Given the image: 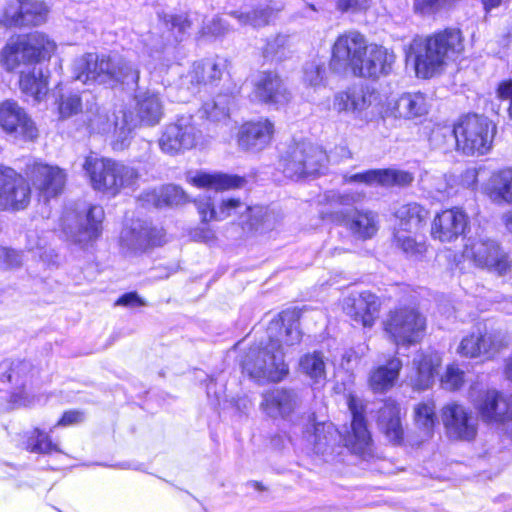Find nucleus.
<instances>
[{
	"label": "nucleus",
	"mask_w": 512,
	"mask_h": 512,
	"mask_svg": "<svg viewBox=\"0 0 512 512\" xmlns=\"http://www.w3.org/2000/svg\"><path fill=\"white\" fill-rule=\"evenodd\" d=\"M266 332L267 344L263 348H250L242 361V368L258 382H277L288 373L283 345H297L302 338L297 315L283 311L269 322Z\"/></svg>",
	"instance_id": "f257e3e1"
},
{
	"label": "nucleus",
	"mask_w": 512,
	"mask_h": 512,
	"mask_svg": "<svg viewBox=\"0 0 512 512\" xmlns=\"http://www.w3.org/2000/svg\"><path fill=\"white\" fill-rule=\"evenodd\" d=\"M364 196L359 191H327L320 199L323 206L319 211L320 216L323 220L343 226L357 239H370L379 229L378 214L368 209H344L362 201Z\"/></svg>",
	"instance_id": "f03ea898"
},
{
	"label": "nucleus",
	"mask_w": 512,
	"mask_h": 512,
	"mask_svg": "<svg viewBox=\"0 0 512 512\" xmlns=\"http://www.w3.org/2000/svg\"><path fill=\"white\" fill-rule=\"evenodd\" d=\"M75 79L83 84H101L110 88L119 85L137 87L140 78L138 67L121 56L85 54L74 61Z\"/></svg>",
	"instance_id": "7ed1b4c3"
},
{
	"label": "nucleus",
	"mask_w": 512,
	"mask_h": 512,
	"mask_svg": "<svg viewBox=\"0 0 512 512\" xmlns=\"http://www.w3.org/2000/svg\"><path fill=\"white\" fill-rule=\"evenodd\" d=\"M464 50L460 30L446 29L425 40H415L408 53L418 77L427 79L439 73L448 61L458 58Z\"/></svg>",
	"instance_id": "20e7f679"
},
{
	"label": "nucleus",
	"mask_w": 512,
	"mask_h": 512,
	"mask_svg": "<svg viewBox=\"0 0 512 512\" xmlns=\"http://www.w3.org/2000/svg\"><path fill=\"white\" fill-rule=\"evenodd\" d=\"M83 168L93 189L110 196H116L123 189H132L140 177L138 171L131 166L93 155L86 157Z\"/></svg>",
	"instance_id": "39448f33"
},
{
	"label": "nucleus",
	"mask_w": 512,
	"mask_h": 512,
	"mask_svg": "<svg viewBox=\"0 0 512 512\" xmlns=\"http://www.w3.org/2000/svg\"><path fill=\"white\" fill-rule=\"evenodd\" d=\"M198 213L203 222L222 221L234 214L247 213V218L241 220L242 224H247L256 231H265L271 229L274 224V216L267 208L262 206L249 207L239 199H223L218 206L210 197H204L195 201Z\"/></svg>",
	"instance_id": "423d86ee"
},
{
	"label": "nucleus",
	"mask_w": 512,
	"mask_h": 512,
	"mask_svg": "<svg viewBox=\"0 0 512 512\" xmlns=\"http://www.w3.org/2000/svg\"><path fill=\"white\" fill-rule=\"evenodd\" d=\"M56 49L54 41L40 32L10 38L0 53L3 67L14 71L21 65H30L50 58Z\"/></svg>",
	"instance_id": "0eeeda50"
},
{
	"label": "nucleus",
	"mask_w": 512,
	"mask_h": 512,
	"mask_svg": "<svg viewBox=\"0 0 512 512\" xmlns=\"http://www.w3.org/2000/svg\"><path fill=\"white\" fill-rule=\"evenodd\" d=\"M494 133L495 126L487 117L473 114L461 118L453 129H443L441 134L449 136L458 150L473 155L489 151Z\"/></svg>",
	"instance_id": "6e6552de"
},
{
	"label": "nucleus",
	"mask_w": 512,
	"mask_h": 512,
	"mask_svg": "<svg viewBox=\"0 0 512 512\" xmlns=\"http://www.w3.org/2000/svg\"><path fill=\"white\" fill-rule=\"evenodd\" d=\"M383 330L396 346L409 347L422 340L426 331V318L411 306L397 307L385 316Z\"/></svg>",
	"instance_id": "1a4fd4ad"
},
{
	"label": "nucleus",
	"mask_w": 512,
	"mask_h": 512,
	"mask_svg": "<svg viewBox=\"0 0 512 512\" xmlns=\"http://www.w3.org/2000/svg\"><path fill=\"white\" fill-rule=\"evenodd\" d=\"M463 257L472 261L476 267L500 276L506 275L512 268L509 254L496 240L482 234L467 239Z\"/></svg>",
	"instance_id": "9d476101"
},
{
	"label": "nucleus",
	"mask_w": 512,
	"mask_h": 512,
	"mask_svg": "<svg viewBox=\"0 0 512 512\" xmlns=\"http://www.w3.org/2000/svg\"><path fill=\"white\" fill-rule=\"evenodd\" d=\"M327 160L326 153L308 142L290 145L280 160L286 177L299 179L318 173Z\"/></svg>",
	"instance_id": "9b49d317"
},
{
	"label": "nucleus",
	"mask_w": 512,
	"mask_h": 512,
	"mask_svg": "<svg viewBox=\"0 0 512 512\" xmlns=\"http://www.w3.org/2000/svg\"><path fill=\"white\" fill-rule=\"evenodd\" d=\"M103 218L101 206L90 207L85 216L68 209L60 218V226L68 241L84 247L99 237Z\"/></svg>",
	"instance_id": "f8f14e48"
},
{
	"label": "nucleus",
	"mask_w": 512,
	"mask_h": 512,
	"mask_svg": "<svg viewBox=\"0 0 512 512\" xmlns=\"http://www.w3.org/2000/svg\"><path fill=\"white\" fill-rule=\"evenodd\" d=\"M201 137L202 131L198 128L195 118L184 115L165 126L159 138V147L164 153L175 155L195 147Z\"/></svg>",
	"instance_id": "ddd939ff"
},
{
	"label": "nucleus",
	"mask_w": 512,
	"mask_h": 512,
	"mask_svg": "<svg viewBox=\"0 0 512 512\" xmlns=\"http://www.w3.org/2000/svg\"><path fill=\"white\" fill-rule=\"evenodd\" d=\"M25 175L39 198L44 202L60 195L66 183V173L63 169L44 162L28 163Z\"/></svg>",
	"instance_id": "4468645a"
},
{
	"label": "nucleus",
	"mask_w": 512,
	"mask_h": 512,
	"mask_svg": "<svg viewBox=\"0 0 512 512\" xmlns=\"http://www.w3.org/2000/svg\"><path fill=\"white\" fill-rule=\"evenodd\" d=\"M50 7L45 0H15L0 11V25L38 26L48 19Z\"/></svg>",
	"instance_id": "2eb2a0df"
},
{
	"label": "nucleus",
	"mask_w": 512,
	"mask_h": 512,
	"mask_svg": "<svg viewBox=\"0 0 512 512\" xmlns=\"http://www.w3.org/2000/svg\"><path fill=\"white\" fill-rule=\"evenodd\" d=\"M440 416L448 438L460 441L475 439L478 419L470 408L458 402H449L441 408Z\"/></svg>",
	"instance_id": "dca6fc26"
},
{
	"label": "nucleus",
	"mask_w": 512,
	"mask_h": 512,
	"mask_svg": "<svg viewBox=\"0 0 512 512\" xmlns=\"http://www.w3.org/2000/svg\"><path fill=\"white\" fill-rule=\"evenodd\" d=\"M366 45L365 37L357 31L339 35L332 46L330 69L339 74L352 71L361 54L365 53Z\"/></svg>",
	"instance_id": "f3484780"
},
{
	"label": "nucleus",
	"mask_w": 512,
	"mask_h": 512,
	"mask_svg": "<svg viewBox=\"0 0 512 512\" xmlns=\"http://www.w3.org/2000/svg\"><path fill=\"white\" fill-rule=\"evenodd\" d=\"M31 188L14 169L0 165V209H24L30 202Z\"/></svg>",
	"instance_id": "a211bd4d"
},
{
	"label": "nucleus",
	"mask_w": 512,
	"mask_h": 512,
	"mask_svg": "<svg viewBox=\"0 0 512 512\" xmlns=\"http://www.w3.org/2000/svg\"><path fill=\"white\" fill-rule=\"evenodd\" d=\"M0 126L16 140L33 141L38 136L35 122L14 101L7 100L0 105Z\"/></svg>",
	"instance_id": "6ab92c4d"
},
{
	"label": "nucleus",
	"mask_w": 512,
	"mask_h": 512,
	"mask_svg": "<svg viewBox=\"0 0 512 512\" xmlns=\"http://www.w3.org/2000/svg\"><path fill=\"white\" fill-rule=\"evenodd\" d=\"M274 134V123L260 117L241 125L237 135L238 146L244 151L257 153L271 144Z\"/></svg>",
	"instance_id": "aec40b11"
},
{
	"label": "nucleus",
	"mask_w": 512,
	"mask_h": 512,
	"mask_svg": "<svg viewBox=\"0 0 512 512\" xmlns=\"http://www.w3.org/2000/svg\"><path fill=\"white\" fill-rule=\"evenodd\" d=\"M162 230L137 221L132 227H125L120 235V245L126 254H139L149 247L161 245L164 241Z\"/></svg>",
	"instance_id": "412c9836"
},
{
	"label": "nucleus",
	"mask_w": 512,
	"mask_h": 512,
	"mask_svg": "<svg viewBox=\"0 0 512 512\" xmlns=\"http://www.w3.org/2000/svg\"><path fill=\"white\" fill-rule=\"evenodd\" d=\"M469 225L466 212L458 207L436 214L431 225V236L440 242H452L462 236Z\"/></svg>",
	"instance_id": "4be33fe9"
},
{
	"label": "nucleus",
	"mask_w": 512,
	"mask_h": 512,
	"mask_svg": "<svg viewBox=\"0 0 512 512\" xmlns=\"http://www.w3.org/2000/svg\"><path fill=\"white\" fill-rule=\"evenodd\" d=\"M254 99L268 105H284L291 95L277 72H259L254 80Z\"/></svg>",
	"instance_id": "5701e85b"
},
{
	"label": "nucleus",
	"mask_w": 512,
	"mask_h": 512,
	"mask_svg": "<svg viewBox=\"0 0 512 512\" xmlns=\"http://www.w3.org/2000/svg\"><path fill=\"white\" fill-rule=\"evenodd\" d=\"M381 302L371 292L352 294L344 300L345 313L357 324L371 328L379 316Z\"/></svg>",
	"instance_id": "b1692460"
},
{
	"label": "nucleus",
	"mask_w": 512,
	"mask_h": 512,
	"mask_svg": "<svg viewBox=\"0 0 512 512\" xmlns=\"http://www.w3.org/2000/svg\"><path fill=\"white\" fill-rule=\"evenodd\" d=\"M393 62L394 56L387 49L377 44H367L352 73L364 78H378L389 73Z\"/></svg>",
	"instance_id": "393cba45"
},
{
	"label": "nucleus",
	"mask_w": 512,
	"mask_h": 512,
	"mask_svg": "<svg viewBox=\"0 0 512 512\" xmlns=\"http://www.w3.org/2000/svg\"><path fill=\"white\" fill-rule=\"evenodd\" d=\"M378 94L369 87L354 85L334 96L333 107L339 113L359 115L378 104Z\"/></svg>",
	"instance_id": "a878e982"
},
{
	"label": "nucleus",
	"mask_w": 512,
	"mask_h": 512,
	"mask_svg": "<svg viewBox=\"0 0 512 512\" xmlns=\"http://www.w3.org/2000/svg\"><path fill=\"white\" fill-rule=\"evenodd\" d=\"M474 407L482 421L488 424H505L512 415V403L496 390H488L481 394Z\"/></svg>",
	"instance_id": "bb28decb"
},
{
	"label": "nucleus",
	"mask_w": 512,
	"mask_h": 512,
	"mask_svg": "<svg viewBox=\"0 0 512 512\" xmlns=\"http://www.w3.org/2000/svg\"><path fill=\"white\" fill-rule=\"evenodd\" d=\"M227 66V59L219 56L196 61L182 78V84L194 92L201 85L220 80Z\"/></svg>",
	"instance_id": "cd10ccee"
},
{
	"label": "nucleus",
	"mask_w": 512,
	"mask_h": 512,
	"mask_svg": "<svg viewBox=\"0 0 512 512\" xmlns=\"http://www.w3.org/2000/svg\"><path fill=\"white\" fill-rule=\"evenodd\" d=\"M414 180L412 173L400 169H372L365 172L344 176L346 183H365L367 185L407 186Z\"/></svg>",
	"instance_id": "c85d7f7f"
},
{
	"label": "nucleus",
	"mask_w": 512,
	"mask_h": 512,
	"mask_svg": "<svg viewBox=\"0 0 512 512\" xmlns=\"http://www.w3.org/2000/svg\"><path fill=\"white\" fill-rule=\"evenodd\" d=\"M441 362L440 354L435 351L417 352L412 361L414 374L410 377L413 387L417 390L428 389L434 382Z\"/></svg>",
	"instance_id": "c756f323"
},
{
	"label": "nucleus",
	"mask_w": 512,
	"mask_h": 512,
	"mask_svg": "<svg viewBox=\"0 0 512 512\" xmlns=\"http://www.w3.org/2000/svg\"><path fill=\"white\" fill-rule=\"evenodd\" d=\"M299 397L287 389H274L263 395L261 409L272 418H287L299 406Z\"/></svg>",
	"instance_id": "7c9ffc66"
},
{
	"label": "nucleus",
	"mask_w": 512,
	"mask_h": 512,
	"mask_svg": "<svg viewBox=\"0 0 512 512\" xmlns=\"http://www.w3.org/2000/svg\"><path fill=\"white\" fill-rule=\"evenodd\" d=\"M402 361L396 355L390 356L371 369L368 377L369 387L375 393H385L392 389L400 375Z\"/></svg>",
	"instance_id": "2f4dec72"
},
{
	"label": "nucleus",
	"mask_w": 512,
	"mask_h": 512,
	"mask_svg": "<svg viewBox=\"0 0 512 512\" xmlns=\"http://www.w3.org/2000/svg\"><path fill=\"white\" fill-rule=\"evenodd\" d=\"M348 406L352 414V434L345 438V445L350 446L355 453H364L371 443V435L366 426L363 407L355 397L349 398Z\"/></svg>",
	"instance_id": "473e14b6"
},
{
	"label": "nucleus",
	"mask_w": 512,
	"mask_h": 512,
	"mask_svg": "<svg viewBox=\"0 0 512 512\" xmlns=\"http://www.w3.org/2000/svg\"><path fill=\"white\" fill-rule=\"evenodd\" d=\"M135 112L138 123L153 126L163 117V104L157 93L151 91L139 92L135 95Z\"/></svg>",
	"instance_id": "72a5a7b5"
},
{
	"label": "nucleus",
	"mask_w": 512,
	"mask_h": 512,
	"mask_svg": "<svg viewBox=\"0 0 512 512\" xmlns=\"http://www.w3.org/2000/svg\"><path fill=\"white\" fill-rule=\"evenodd\" d=\"M304 437L319 454L326 453L329 447H333L341 440L340 433L330 422L310 423L304 431Z\"/></svg>",
	"instance_id": "f704fd0d"
},
{
	"label": "nucleus",
	"mask_w": 512,
	"mask_h": 512,
	"mask_svg": "<svg viewBox=\"0 0 512 512\" xmlns=\"http://www.w3.org/2000/svg\"><path fill=\"white\" fill-rule=\"evenodd\" d=\"M400 406L394 400H387L379 410L378 426L387 439L399 444L403 439V427L400 418Z\"/></svg>",
	"instance_id": "c9c22d12"
},
{
	"label": "nucleus",
	"mask_w": 512,
	"mask_h": 512,
	"mask_svg": "<svg viewBox=\"0 0 512 512\" xmlns=\"http://www.w3.org/2000/svg\"><path fill=\"white\" fill-rule=\"evenodd\" d=\"M484 193L495 204H512V167L495 171L484 187Z\"/></svg>",
	"instance_id": "e433bc0d"
},
{
	"label": "nucleus",
	"mask_w": 512,
	"mask_h": 512,
	"mask_svg": "<svg viewBox=\"0 0 512 512\" xmlns=\"http://www.w3.org/2000/svg\"><path fill=\"white\" fill-rule=\"evenodd\" d=\"M187 181L195 187L215 191L238 188L245 182V180L239 176L207 172H196L195 174L189 173L187 175Z\"/></svg>",
	"instance_id": "4c0bfd02"
},
{
	"label": "nucleus",
	"mask_w": 512,
	"mask_h": 512,
	"mask_svg": "<svg viewBox=\"0 0 512 512\" xmlns=\"http://www.w3.org/2000/svg\"><path fill=\"white\" fill-rule=\"evenodd\" d=\"M143 199L155 207L179 206L188 202V195L177 185L168 184L146 192Z\"/></svg>",
	"instance_id": "58836bf2"
},
{
	"label": "nucleus",
	"mask_w": 512,
	"mask_h": 512,
	"mask_svg": "<svg viewBox=\"0 0 512 512\" xmlns=\"http://www.w3.org/2000/svg\"><path fill=\"white\" fill-rule=\"evenodd\" d=\"M398 227L396 231L416 233L428 219V211L417 203L402 205L396 211Z\"/></svg>",
	"instance_id": "ea45409f"
},
{
	"label": "nucleus",
	"mask_w": 512,
	"mask_h": 512,
	"mask_svg": "<svg viewBox=\"0 0 512 512\" xmlns=\"http://www.w3.org/2000/svg\"><path fill=\"white\" fill-rule=\"evenodd\" d=\"M427 97L420 92L403 94L396 101L395 111L399 117L413 119L428 113Z\"/></svg>",
	"instance_id": "a19ab883"
},
{
	"label": "nucleus",
	"mask_w": 512,
	"mask_h": 512,
	"mask_svg": "<svg viewBox=\"0 0 512 512\" xmlns=\"http://www.w3.org/2000/svg\"><path fill=\"white\" fill-rule=\"evenodd\" d=\"M413 420L418 430L426 436H432L438 424L435 401L428 398L417 403L413 408Z\"/></svg>",
	"instance_id": "79ce46f5"
},
{
	"label": "nucleus",
	"mask_w": 512,
	"mask_h": 512,
	"mask_svg": "<svg viewBox=\"0 0 512 512\" xmlns=\"http://www.w3.org/2000/svg\"><path fill=\"white\" fill-rule=\"evenodd\" d=\"M495 351L494 343L490 335L471 334L460 342L457 353L464 357L475 358L482 355L489 356Z\"/></svg>",
	"instance_id": "37998d69"
},
{
	"label": "nucleus",
	"mask_w": 512,
	"mask_h": 512,
	"mask_svg": "<svg viewBox=\"0 0 512 512\" xmlns=\"http://www.w3.org/2000/svg\"><path fill=\"white\" fill-rule=\"evenodd\" d=\"M19 85L22 93L32 97L35 102L40 101L48 91L46 78L41 70H36L35 68L29 73L21 72Z\"/></svg>",
	"instance_id": "c03bdc74"
},
{
	"label": "nucleus",
	"mask_w": 512,
	"mask_h": 512,
	"mask_svg": "<svg viewBox=\"0 0 512 512\" xmlns=\"http://www.w3.org/2000/svg\"><path fill=\"white\" fill-rule=\"evenodd\" d=\"M299 368L302 374L314 384L323 383L326 379V363L321 352L307 353L300 358Z\"/></svg>",
	"instance_id": "a18cd8bd"
},
{
	"label": "nucleus",
	"mask_w": 512,
	"mask_h": 512,
	"mask_svg": "<svg viewBox=\"0 0 512 512\" xmlns=\"http://www.w3.org/2000/svg\"><path fill=\"white\" fill-rule=\"evenodd\" d=\"M233 101L231 94H219L215 98L206 101L201 110V117H206L212 122H225L229 118L230 105Z\"/></svg>",
	"instance_id": "49530a36"
},
{
	"label": "nucleus",
	"mask_w": 512,
	"mask_h": 512,
	"mask_svg": "<svg viewBox=\"0 0 512 512\" xmlns=\"http://www.w3.org/2000/svg\"><path fill=\"white\" fill-rule=\"evenodd\" d=\"M23 446L27 451L38 454H49L58 452L57 444L53 443L49 434L39 428L25 433Z\"/></svg>",
	"instance_id": "de8ad7c7"
},
{
	"label": "nucleus",
	"mask_w": 512,
	"mask_h": 512,
	"mask_svg": "<svg viewBox=\"0 0 512 512\" xmlns=\"http://www.w3.org/2000/svg\"><path fill=\"white\" fill-rule=\"evenodd\" d=\"M274 8L270 6L262 7L258 6L252 11L237 10L231 11L229 14L237 19L240 25H250L252 27H261L269 23L270 19L274 15Z\"/></svg>",
	"instance_id": "09e8293b"
},
{
	"label": "nucleus",
	"mask_w": 512,
	"mask_h": 512,
	"mask_svg": "<svg viewBox=\"0 0 512 512\" xmlns=\"http://www.w3.org/2000/svg\"><path fill=\"white\" fill-rule=\"evenodd\" d=\"M85 121L92 132L105 133L110 131L114 122H112L105 108L94 104L87 108L85 112Z\"/></svg>",
	"instance_id": "8fccbe9b"
},
{
	"label": "nucleus",
	"mask_w": 512,
	"mask_h": 512,
	"mask_svg": "<svg viewBox=\"0 0 512 512\" xmlns=\"http://www.w3.org/2000/svg\"><path fill=\"white\" fill-rule=\"evenodd\" d=\"M290 39L286 35H276L269 38L263 47L262 55L268 61L280 62L286 59L290 51Z\"/></svg>",
	"instance_id": "3c124183"
},
{
	"label": "nucleus",
	"mask_w": 512,
	"mask_h": 512,
	"mask_svg": "<svg viewBox=\"0 0 512 512\" xmlns=\"http://www.w3.org/2000/svg\"><path fill=\"white\" fill-rule=\"evenodd\" d=\"M30 365L24 361L4 360L0 363V380L2 382L22 385Z\"/></svg>",
	"instance_id": "603ef678"
},
{
	"label": "nucleus",
	"mask_w": 512,
	"mask_h": 512,
	"mask_svg": "<svg viewBox=\"0 0 512 512\" xmlns=\"http://www.w3.org/2000/svg\"><path fill=\"white\" fill-rule=\"evenodd\" d=\"M411 234L409 231H395V241L407 256L419 258L425 253L426 245L424 241H418Z\"/></svg>",
	"instance_id": "864d4df0"
},
{
	"label": "nucleus",
	"mask_w": 512,
	"mask_h": 512,
	"mask_svg": "<svg viewBox=\"0 0 512 512\" xmlns=\"http://www.w3.org/2000/svg\"><path fill=\"white\" fill-rule=\"evenodd\" d=\"M325 62L322 59L314 58L305 63L303 67V81L311 87H320L325 81Z\"/></svg>",
	"instance_id": "5fc2aeb1"
},
{
	"label": "nucleus",
	"mask_w": 512,
	"mask_h": 512,
	"mask_svg": "<svg viewBox=\"0 0 512 512\" xmlns=\"http://www.w3.org/2000/svg\"><path fill=\"white\" fill-rule=\"evenodd\" d=\"M137 124V121H135L133 118L129 119L128 115L125 113L123 114L122 120L120 122L118 120L114 122V149L122 150L128 145V141L130 140L132 132Z\"/></svg>",
	"instance_id": "6e6d98bb"
},
{
	"label": "nucleus",
	"mask_w": 512,
	"mask_h": 512,
	"mask_svg": "<svg viewBox=\"0 0 512 512\" xmlns=\"http://www.w3.org/2000/svg\"><path fill=\"white\" fill-rule=\"evenodd\" d=\"M163 23L174 34L176 41H181L191 28V22L185 15L165 14Z\"/></svg>",
	"instance_id": "4d7b16f0"
},
{
	"label": "nucleus",
	"mask_w": 512,
	"mask_h": 512,
	"mask_svg": "<svg viewBox=\"0 0 512 512\" xmlns=\"http://www.w3.org/2000/svg\"><path fill=\"white\" fill-rule=\"evenodd\" d=\"M464 383V371L459 369L456 364L447 366L445 373L441 377V386L445 390H458Z\"/></svg>",
	"instance_id": "13d9d810"
},
{
	"label": "nucleus",
	"mask_w": 512,
	"mask_h": 512,
	"mask_svg": "<svg viewBox=\"0 0 512 512\" xmlns=\"http://www.w3.org/2000/svg\"><path fill=\"white\" fill-rule=\"evenodd\" d=\"M82 98L78 94L62 96L59 102V113L61 117L68 118L81 109Z\"/></svg>",
	"instance_id": "bf43d9fd"
},
{
	"label": "nucleus",
	"mask_w": 512,
	"mask_h": 512,
	"mask_svg": "<svg viewBox=\"0 0 512 512\" xmlns=\"http://www.w3.org/2000/svg\"><path fill=\"white\" fill-rule=\"evenodd\" d=\"M23 264V255L21 252L0 247V268L14 269L19 268Z\"/></svg>",
	"instance_id": "052dcab7"
},
{
	"label": "nucleus",
	"mask_w": 512,
	"mask_h": 512,
	"mask_svg": "<svg viewBox=\"0 0 512 512\" xmlns=\"http://www.w3.org/2000/svg\"><path fill=\"white\" fill-rule=\"evenodd\" d=\"M229 31V25L220 17H214L209 22L205 23L202 28L203 36L221 37Z\"/></svg>",
	"instance_id": "680f3d73"
},
{
	"label": "nucleus",
	"mask_w": 512,
	"mask_h": 512,
	"mask_svg": "<svg viewBox=\"0 0 512 512\" xmlns=\"http://www.w3.org/2000/svg\"><path fill=\"white\" fill-rule=\"evenodd\" d=\"M337 9L341 12H356L365 10L370 5V0H337Z\"/></svg>",
	"instance_id": "e2e57ef3"
},
{
	"label": "nucleus",
	"mask_w": 512,
	"mask_h": 512,
	"mask_svg": "<svg viewBox=\"0 0 512 512\" xmlns=\"http://www.w3.org/2000/svg\"><path fill=\"white\" fill-rule=\"evenodd\" d=\"M446 0H415L414 8L416 11L426 14L438 9Z\"/></svg>",
	"instance_id": "0e129e2a"
},
{
	"label": "nucleus",
	"mask_w": 512,
	"mask_h": 512,
	"mask_svg": "<svg viewBox=\"0 0 512 512\" xmlns=\"http://www.w3.org/2000/svg\"><path fill=\"white\" fill-rule=\"evenodd\" d=\"M497 96L501 100L510 101L508 113L510 118H512V80L504 81L499 84L497 88Z\"/></svg>",
	"instance_id": "69168bd1"
},
{
	"label": "nucleus",
	"mask_w": 512,
	"mask_h": 512,
	"mask_svg": "<svg viewBox=\"0 0 512 512\" xmlns=\"http://www.w3.org/2000/svg\"><path fill=\"white\" fill-rule=\"evenodd\" d=\"M119 306L134 307L143 306L145 302L135 292H130L122 295L115 303Z\"/></svg>",
	"instance_id": "338daca9"
},
{
	"label": "nucleus",
	"mask_w": 512,
	"mask_h": 512,
	"mask_svg": "<svg viewBox=\"0 0 512 512\" xmlns=\"http://www.w3.org/2000/svg\"><path fill=\"white\" fill-rule=\"evenodd\" d=\"M82 420V413L79 411H67L62 417L58 420V422L54 425V427L58 426H69L75 423H78Z\"/></svg>",
	"instance_id": "774afa93"
}]
</instances>
